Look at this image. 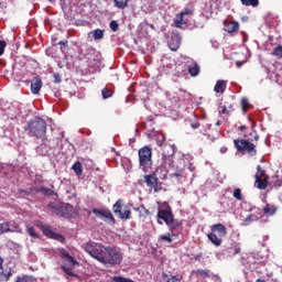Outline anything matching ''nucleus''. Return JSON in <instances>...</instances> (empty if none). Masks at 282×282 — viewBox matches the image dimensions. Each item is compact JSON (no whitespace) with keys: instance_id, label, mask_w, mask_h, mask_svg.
Masks as SVG:
<instances>
[{"instance_id":"nucleus-1","label":"nucleus","mask_w":282,"mask_h":282,"mask_svg":"<svg viewBox=\"0 0 282 282\" xmlns=\"http://www.w3.org/2000/svg\"><path fill=\"white\" fill-rule=\"evenodd\" d=\"M85 252L106 265H120L122 263V252L113 247H105L97 242H87L84 246Z\"/></svg>"},{"instance_id":"nucleus-2","label":"nucleus","mask_w":282,"mask_h":282,"mask_svg":"<svg viewBox=\"0 0 282 282\" xmlns=\"http://www.w3.org/2000/svg\"><path fill=\"white\" fill-rule=\"evenodd\" d=\"M24 131H26L29 138H36L37 140H42V143L37 148L45 149L44 152H42V155H45V153L50 151V147H47V139H45L47 135V122L45 119L41 117L31 119L29 122H26Z\"/></svg>"},{"instance_id":"nucleus-3","label":"nucleus","mask_w":282,"mask_h":282,"mask_svg":"<svg viewBox=\"0 0 282 282\" xmlns=\"http://www.w3.org/2000/svg\"><path fill=\"white\" fill-rule=\"evenodd\" d=\"M46 208L53 215L64 217V219L76 217V208L68 203L51 202L47 204Z\"/></svg>"},{"instance_id":"nucleus-4","label":"nucleus","mask_w":282,"mask_h":282,"mask_svg":"<svg viewBox=\"0 0 282 282\" xmlns=\"http://www.w3.org/2000/svg\"><path fill=\"white\" fill-rule=\"evenodd\" d=\"M139 166L142 171H147L153 166V150L149 145L139 149Z\"/></svg>"},{"instance_id":"nucleus-5","label":"nucleus","mask_w":282,"mask_h":282,"mask_svg":"<svg viewBox=\"0 0 282 282\" xmlns=\"http://www.w3.org/2000/svg\"><path fill=\"white\" fill-rule=\"evenodd\" d=\"M112 213H115L122 221H127V219H131V205L124 204V199L119 198L112 205Z\"/></svg>"},{"instance_id":"nucleus-6","label":"nucleus","mask_w":282,"mask_h":282,"mask_svg":"<svg viewBox=\"0 0 282 282\" xmlns=\"http://www.w3.org/2000/svg\"><path fill=\"white\" fill-rule=\"evenodd\" d=\"M234 145L238 153H248L251 156L257 155V145L247 139H235Z\"/></svg>"},{"instance_id":"nucleus-7","label":"nucleus","mask_w":282,"mask_h":282,"mask_svg":"<svg viewBox=\"0 0 282 282\" xmlns=\"http://www.w3.org/2000/svg\"><path fill=\"white\" fill-rule=\"evenodd\" d=\"M175 145L173 144H165L163 145V151H162V160L163 163L162 165L164 169H171L173 164H175Z\"/></svg>"},{"instance_id":"nucleus-8","label":"nucleus","mask_w":282,"mask_h":282,"mask_svg":"<svg viewBox=\"0 0 282 282\" xmlns=\"http://www.w3.org/2000/svg\"><path fill=\"white\" fill-rule=\"evenodd\" d=\"M62 259L66 261V263L62 265L63 272H65V274L68 276H78V274H76L74 271V265H78V261H76L74 257H70L69 253H67L65 250L62 251Z\"/></svg>"},{"instance_id":"nucleus-9","label":"nucleus","mask_w":282,"mask_h":282,"mask_svg":"<svg viewBox=\"0 0 282 282\" xmlns=\"http://www.w3.org/2000/svg\"><path fill=\"white\" fill-rule=\"evenodd\" d=\"M93 213L102 221H106L109 226H116V217H113V213L109 208H93Z\"/></svg>"},{"instance_id":"nucleus-10","label":"nucleus","mask_w":282,"mask_h":282,"mask_svg":"<svg viewBox=\"0 0 282 282\" xmlns=\"http://www.w3.org/2000/svg\"><path fill=\"white\" fill-rule=\"evenodd\" d=\"M187 17H193V10L185 8L183 11L176 14L174 20L175 28L182 29V25H187L188 24Z\"/></svg>"},{"instance_id":"nucleus-11","label":"nucleus","mask_w":282,"mask_h":282,"mask_svg":"<svg viewBox=\"0 0 282 282\" xmlns=\"http://www.w3.org/2000/svg\"><path fill=\"white\" fill-rule=\"evenodd\" d=\"M156 217H158V219H162V221H164V224L167 225L174 218L173 209L171 208V206L167 205L165 209H159L158 210Z\"/></svg>"},{"instance_id":"nucleus-12","label":"nucleus","mask_w":282,"mask_h":282,"mask_svg":"<svg viewBox=\"0 0 282 282\" xmlns=\"http://www.w3.org/2000/svg\"><path fill=\"white\" fill-rule=\"evenodd\" d=\"M143 180L148 188H153L154 193H158L160 191V186L158 185V178L155 177V174L144 175Z\"/></svg>"},{"instance_id":"nucleus-13","label":"nucleus","mask_w":282,"mask_h":282,"mask_svg":"<svg viewBox=\"0 0 282 282\" xmlns=\"http://www.w3.org/2000/svg\"><path fill=\"white\" fill-rule=\"evenodd\" d=\"M173 237L177 236L182 230V220L172 218L171 223L166 225Z\"/></svg>"},{"instance_id":"nucleus-14","label":"nucleus","mask_w":282,"mask_h":282,"mask_svg":"<svg viewBox=\"0 0 282 282\" xmlns=\"http://www.w3.org/2000/svg\"><path fill=\"white\" fill-rule=\"evenodd\" d=\"M278 212L279 206L272 205L270 203H267L262 208V213L263 215H265V217H274V215H276Z\"/></svg>"},{"instance_id":"nucleus-15","label":"nucleus","mask_w":282,"mask_h":282,"mask_svg":"<svg viewBox=\"0 0 282 282\" xmlns=\"http://www.w3.org/2000/svg\"><path fill=\"white\" fill-rule=\"evenodd\" d=\"M224 30L229 34H235L239 32V22H235V21L224 22Z\"/></svg>"},{"instance_id":"nucleus-16","label":"nucleus","mask_w":282,"mask_h":282,"mask_svg":"<svg viewBox=\"0 0 282 282\" xmlns=\"http://www.w3.org/2000/svg\"><path fill=\"white\" fill-rule=\"evenodd\" d=\"M254 178L256 188H259V191H265V188H268V181L270 180V177L261 178L259 174H256Z\"/></svg>"},{"instance_id":"nucleus-17","label":"nucleus","mask_w":282,"mask_h":282,"mask_svg":"<svg viewBox=\"0 0 282 282\" xmlns=\"http://www.w3.org/2000/svg\"><path fill=\"white\" fill-rule=\"evenodd\" d=\"M43 87V80H41V77H34L31 80V93L36 95L41 91V88Z\"/></svg>"},{"instance_id":"nucleus-18","label":"nucleus","mask_w":282,"mask_h":282,"mask_svg":"<svg viewBox=\"0 0 282 282\" xmlns=\"http://www.w3.org/2000/svg\"><path fill=\"white\" fill-rule=\"evenodd\" d=\"M212 232H217L219 237H226L228 235V229L224 224H215L210 227Z\"/></svg>"},{"instance_id":"nucleus-19","label":"nucleus","mask_w":282,"mask_h":282,"mask_svg":"<svg viewBox=\"0 0 282 282\" xmlns=\"http://www.w3.org/2000/svg\"><path fill=\"white\" fill-rule=\"evenodd\" d=\"M43 234L46 237H51V239H56L57 241H65V238L63 237V235L61 234H54V231H52V228L50 227H43Z\"/></svg>"},{"instance_id":"nucleus-20","label":"nucleus","mask_w":282,"mask_h":282,"mask_svg":"<svg viewBox=\"0 0 282 282\" xmlns=\"http://www.w3.org/2000/svg\"><path fill=\"white\" fill-rule=\"evenodd\" d=\"M226 87H228V82L224 79H219L216 82L214 91L215 94H224L226 91Z\"/></svg>"},{"instance_id":"nucleus-21","label":"nucleus","mask_w":282,"mask_h":282,"mask_svg":"<svg viewBox=\"0 0 282 282\" xmlns=\"http://www.w3.org/2000/svg\"><path fill=\"white\" fill-rule=\"evenodd\" d=\"M180 41L181 40L178 35L172 36L170 41V50H172V52H177V50H180Z\"/></svg>"},{"instance_id":"nucleus-22","label":"nucleus","mask_w":282,"mask_h":282,"mask_svg":"<svg viewBox=\"0 0 282 282\" xmlns=\"http://www.w3.org/2000/svg\"><path fill=\"white\" fill-rule=\"evenodd\" d=\"M207 238L209 239V241H212L214 246H217V247L221 246L224 241L221 240V238L217 237V234H214V232L208 234Z\"/></svg>"},{"instance_id":"nucleus-23","label":"nucleus","mask_w":282,"mask_h":282,"mask_svg":"<svg viewBox=\"0 0 282 282\" xmlns=\"http://www.w3.org/2000/svg\"><path fill=\"white\" fill-rule=\"evenodd\" d=\"M39 193H43L46 197H54L56 195V191L45 186H41Z\"/></svg>"},{"instance_id":"nucleus-24","label":"nucleus","mask_w":282,"mask_h":282,"mask_svg":"<svg viewBox=\"0 0 282 282\" xmlns=\"http://www.w3.org/2000/svg\"><path fill=\"white\" fill-rule=\"evenodd\" d=\"M72 170L74 171L75 175L80 177V175H83V163L79 161L75 162L72 166Z\"/></svg>"},{"instance_id":"nucleus-25","label":"nucleus","mask_w":282,"mask_h":282,"mask_svg":"<svg viewBox=\"0 0 282 282\" xmlns=\"http://www.w3.org/2000/svg\"><path fill=\"white\" fill-rule=\"evenodd\" d=\"M188 74H191V76H199V65L198 64H194L192 66H188L187 68Z\"/></svg>"},{"instance_id":"nucleus-26","label":"nucleus","mask_w":282,"mask_h":282,"mask_svg":"<svg viewBox=\"0 0 282 282\" xmlns=\"http://www.w3.org/2000/svg\"><path fill=\"white\" fill-rule=\"evenodd\" d=\"M6 232H12V229H10V223H0V235H6Z\"/></svg>"},{"instance_id":"nucleus-27","label":"nucleus","mask_w":282,"mask_h":282,"mask_svg":"<svg viewBox=\"0 0 282 282\" xmlns=\"http://www.w3.org/2000/svg\"><path fill=\"white\" fill-rule=\"evenodd\" d=\"M242 6L257 8L259 6V0H240Z\"/></svg>"},{"instance_id":"nucleus-28","label":"nucleus","mask_w":282,"mask_h":282,"mask_svg":"<svg viewBox=\"0 0 282 282\" xmlns=\"http://www.w3.org/2000/svg\"><path fill=\"white\" fill-rule=\"evenodd\" d=\"M116 8H119V10H124L127 6H129V0H113Z\"/></svg>"},{"instance_id":"nucleus-29","label":"nucleus","mask_w":282,"mask_h":282,"mask_svg":"<svg viewBox=\"0 0 282 282\" xmlns=\"http://www.w3.org/2000/svg\"><path fill=\"white\" fill-rule=\"evenodd\" d=\"M257 171L258 172L256 175H258V177L263 178V180H265V177H269L268 174L265 173V170H263V167H261V165L257 166Z\"/></svg>"},{"instance_id":"nucleus-30","label":"nucleus","mask_w":282,"mask_h":282,"mask_svg":"<svg viewBox=\"0 0 282 282\" xmlns=\"http://www.w3.org/2000/svg\"><path fill=\"white\" fill-rule=\"evenodd\" d=\"M12 276V271L9 272H0V281L1 282H6V281H10V278Z\"/></svg>"},{"instance_id":"nucleus-31","label":"nucleus","mask_w":282,"mask_h":282,"mask_svg":"<svg viewBox=\"0 0 282 282\" xmlns=\"http://www.w3.org/2000/svg\"><path fill=\"white\" fill-rule=\"evenodd\" d=\"M105 36V31L100 30V29H96L94 31V39L95 41H99L100 39H102Z\"/></svg>"},{"instance_id":"nucleus-32","label":"nucleus","mask_w":282,"mask_h":282,"mask_svg":"<svg viewBox=\"0 0 282 282\" xmlns=\"http://www.w3.org/2000/svg\"><path fill=\"white\" fill-rule=\"evenodd\" d=\"M272 56H276V58H282V45L279 44L272 52Z\"/></svg>"},{"instance_id":"nucleus-33","label":"nucleus","mask_w":282,"mask_h":282,"mask_svg":"<svg viewBox=\"0 0 282 282\" xmlns=\"http://www.w3.org/2000/svg\"><path fill=\"white\" fill-rule=\"evenodd\" d=\"M101 96H102L104 100H107V98H111L113 96V93L107 88H104L101 90Z\"/></svg>"},{"instance_id":"nucleus-34","label":"nucleus","mask_w":282,"mask_h":282,"mask_svg":"<svg viewBox=\"0 0 282 282\" xmlns=\"http://www.w3.org/2000/svg\"><path fill=\"white\" fill-rule=\"evenodd\" d=\"M26 232L28 235H30V237L39 239V236L36 235V230L34 229V227L26 226Z\"/></svg>"},{"instance_id":"nucleus-35","label":"nucleus","mask_w":282,"mask_h":282,"mask_svg":"<svg viewBox=\"0 0 282 282\" xmlns=\"http://www.w3.org/2000/svg\"><path fill=\"white\" fill-rule=\"evenodd\" d=\"M234 197L235 199H238V202H241V199H243V194H241V188H235Z\"/></svg>"},{"instance_id":"nucleus-36","label":"nucleus","mask_w":282,"mask_h":282,"mask_svg":"<svg viewBox=\"0 0 282 282\" xmlns=\"http://www.w3.org/2000/svg\"><path fill=\"white\" fill-rule=\"evenodd\" d=\"M170 100L172 105H174L175 107H180V96H177V94L172 95Z\"/></svg>"},{"instance_id":"nucleus-37","label":"nucleus","mask_w":282,"mask_h":282,"mask_svg":"<svg viewBox=\"0 0 282 282\" xmlns=\"http://www.w3.org/2000/svg\"><path fill=\"white\" fill-rule=\"evenodd\" d=\"M241 107H242V111L246 113V111H248V109L250 108V102L248 101L247 98H242L241 99Z\"/></svg>"},{"instance_id":"nucleus-38","label":"nucleus","mask_w":282,"mask_h":282,"mask_svg":"<svg viewBox=\"0 0 282 282\" xmlns=\"http://www.w3.org/2000/svg\"><path fill=\"white\" fill-rule=\"evenodd\" d=\"M161 241H165L166 243H173V238H171V234H165L160 236Z\"/></svg>"},{"instance_id":"nucleus-39","label":"nucleus","mask_w":282,"mask_h":282,"mask_svg":"<svg viewBox=\"0 0 282 282\" xmlns=\"http://www.w3.org/2000/svg\"><path fill=\"white\" fill-rule=\"evenodd\" d=\"M7 46H8V43H6V40H1L0 41V56H3Z\"/></svg>"},{"instance_id":"nucleus-40","label":"nucleus","mask_w":282,"mask_h":282,"mask_svg":"<svg viewBox=\"0 0 282 282\" xmlns=\"http://www.w3.org/2000/svg\"><path fill=\"white\" fill-rule=\"evenodd\" d=\"M196 274H199L200 276H210V271L208 270H203V269H198L196 270Z\"/></svg>"},{"instance_id":"nucleus-41","label":"nucleus","mask_w":282,"mask_h":282,"mask_svg":"<svg viewBox=\"0 0 282 282\" xmlns=\"http://www.w3.org/2000/svg\"><path fill=\"white\" fill-rule=\"evenodd\" d=\"M109 28H110V30H112V32H118L119 25H118V23L116 22V20H112V21L110 22V24H109Z\"/></svg>"},{"instance_id":"nucleus-42","label":"nucleus","mask_w":282,"mask_h":282,"mask_svg":"<svg viewBox=\"0 0 282 282\" xmlns=\"http://www.w3.org/2000/svg\"><path fill=\"white\" fill-rule=\"evenodd\" d=\"M53 78H54V83H56L57 85H58V83L63 82V77H61V74H58V73H54Z\"/></svg>"},{"instance_id":"nucleus-43","label":"nucleus","mask_w":282,"mask_h":282,"mask_svg":"<svg viewBox=\"0 0 282 282\" xmlns=\"http://www.w3.org/2000/svg\"><path fill=\"white\" fill-rule=\"evenodd\" d=\"M219 113L220 116L228 115V108H226V106H223L221 109L219 110Z\"/></svg>"},{"instance_id":"nucleus-44","label":"nucleus","mask_w":282,"mask_h":282,"mask_svg":"<svg viewBox=\"0 0 282 282\" xmlns=\"http://www.w3.org/2000/svg\"><path fill=\"white\" fill-rule=\"evenodd\" d=\"M15 282H28V276L26 275L18 276Z\"/></svg>"},{"instance_id":"nucleus-45","label":"nucleus","mask_w":282,"mask_h":282,"mask_svg":"<svg viewBox=\"0 0 282 282\" xmlns=\"http://www.w3.org/2000/svg\"><path fill=\"white\" fill-rule=\"evenodd\" d=\"M241 253V248L240 247H236L234 249V254H240Z\"/></svg>"},{"instance_id":"nucleus-46","label":"nucleus","mask_w":282,"mask_h":282,"mask_svg":"<svg viewBox=\"0 0 282 282\" xmlns=\"http://www.w3.org/2000/svg\"><path fill=\"white\" fill-rule=\"evenodd\" d=\"M172 279L175 281H182V275H173Z\"/></svg>"},{"instance_id":"nucleus-47","label":"nucleus","mask_w":282,"mask_h":282,"mask_svg":"<svg viewBox=\"0 0 282 282\" xmlns=\"http://www.w3.org/2000/svg\"><path fill=\"white\" fill-rule=\"evenodd\" d=\"M192 129H199V122H195L191 124Z\"/></svg>"},{"instance_id":"nucleus-48","label":"nucleus","mask_w":282,"mask_h":282,"mask_svg":"<svg viewBox=\"0 0 282 282\" xmlns=\"http://www.w3.org/2000/svg\"><path fill=\"white\" fill-rule=\"evenodd\" d=\"M171 177H182V174L180 172L171 174Z\"/></svg>"},{"instance_id":"nucleus-49","label":"nucleus","mask_w":282,"mask_h":282,"mask_svg":"<svg viewBox=\"0 0 282 282\" xmlns=\"http://www.w3.org/2000/svg\"><path fill=\"white\" fill-rule=\"evenodd\" d=\"M57 45H63L64 47H67V41L63 42V41H59L57 43Z\"/></svg>"},{"instance_id":"nucleus-50","label":"nucleus","mask_w":282,"mask_h":282,"mask_svg":"<svg viewBox=\"0 0 282 282\" xmlns=\"http://www.w3.org/2000/svg\"><path fill=\"white\" fill-rule=\"evenodd\" d=\"M227 152H228V148L226 147L220 148V153H227Z\"/></svg>"},{"instance_id":"nucleus-51","label":"nucleus","mask_w":282,"mask_h":282,"mask_svg":"<svg viewBox=\"0 0 282 282\" xmlns=\"http://www.w3.org/2000/svg\"><path fill=\"white\" fill-rule=\"evenodd\" d=\"M0 270H3V258L0 257Z\"/></svg>"},{"instance_id":"nucleus-52","label":"nucleus","mask_w":282,"mask_h":282,"mask_svg":"<svg viewBox=\"0 0 282 282\" xmlns=\"http://www.w3.org/2000/svg\"><path fill=\"white\" fill-rule=\"evenodd\" d=\"M246 129H248V127H246V126H240L239 127V131H246Z\"/></svg>"},{"instance_id":"nucleus-53","label":"nucleus","mask_w":282,"mask_h":282,"mask_svg":"<svg viewBox=\"0 0 282 282\" xmlns=\"http://www.w3.org/2000/svg\"><path fill=\"white\" fill-rule=\"evenodd\" d=\"M0 6H2V8H8V2H1L0 1Z\"/></svg>"},{"instance_id":"nucleus-54","label":"nucleus","mask_w":282,"mask_h":282,"mask_svg":"<svg viewBox=\"0 0 282 282\" xmlns=\"http://www.w3.org/2000/svg\"><path fill=\"white\" fill-rule=\"evenodd\" d=\"M275 186H282V181L281 180H276Z\"/></svg>"},{"instance_id":"nucleus-55","label":"nucleus","mask_w":282,"mask_h":282,"mask_svg":"<svg viewBox=\"0 0 282 282\" xmlns=\"http://www.w3.org/2000/svg\"><path fill=\"white\" fill-rule=\"evenodd\" d=\"M148 122H153V118H151V117H148Z\"/></svg>"},{"instance_id":"nucleus-56","label":"nucleus","mask_w":282,"mask_h":282,"mask_svg":"<svg viewBox=\"0 0 282 282\" xmlns=\"http://www.w3.org/2000/svg\"><path fill=\"white\" fill-rule=\"evenodd\" d=\"M216 127H221V121H217Z\"/></svg>"},{"instance_id":"nucleus-57","label":"nucleus","mask_w":282,"mask_h":282,"mask_svg":"<svg viewBox=\"0 0 282 282\" xmlns=\"http://www.w3.org/2000/svg\"><path fill=\"white\" fill-rule=\"evenodd\" d=\"M256 282H265L263 279H257Z\"/></svg>"},{"instance_id":"nucleus-58","label":"nucleus","mask_w":282,"mask_h":282,"mask_svg":"<svg viewBox=\"0 0 282 282\" xmlns=\"http://www.w3.org/2000/svg\"><path fill=\"white\" fill-rule=\"evenodd\" d=\"M48 3H55L56 0H47Z\"/></svg>"},{"instance_id":"nucleus-59","label":"nucleus","mask_w":282,"mask_h":282,"mask_svg":"<svg viewBox=\"0 0 282 282\" xmlns=\"http://www.w3.org/2000/svg\"><path fill=\"white\" fill-rule=\"evenodd\" d=\"M254 140H256V141L259 140V134H256V135H254Z\"/></svg>"},{"instance_id":"nucleus-60","label":"nucleus","mask_w":282,"mask_h":282,"mask_svg":"<svg viewBox=\"0 0 282 282\" xmlns=\"http://www.w3.org/2000/svg\"><path fill=\"white\" fill-rule=\"evenodd\" d=\"M50 186H51V189L54 191V188H55L54 184H51Z\"/></svg>"},{"instance_id":"nucleus-61","label":"nucleus","mask_w":282,"mask_h":282,"mask_svg":"<svg viewBox=\"0 0 282 282\" xmlns=\"http://www.w3.org/2000/svg\"><path fill=\"white\" fill-rule=\"evenodd\" d=\"M89 50V52H95V50L93 48V47H90V48H88Z\"/></svg>"},{"instance_id":"nucleus-62","label":"nucleus","mask_w":282,"mask_h":282,"mask_svg":"<svg viewBox=\"0 0 282 282\" xmlns=\"http://www.w3.org/2000/svg\"><path fill=\"white\" fill-rule=\"evenodd\" d=\"M237 65H238V67H241V64L239 62L237 63Z\"/></svg>"},{"instance_id":"nucleus-63","label":"nucleus","mask_w":282,"mask_h":282,"mask_svg":"<svg viewBox=\"0 0 282 282\" xmlns=\"http://www.w3.org/2000/svg\"><path fill=\"white\" fill-rule=\"evenodd\" d=\"M163 276H165V279H166V276H167L166 273H163Z\"/></svg>"},{"instance_id":"nucleus-64","label":"nucleus","mask_w":282,"mask_h":282,"mask_svg":"<svg viewBox=\"0 0 282 282\" xmlns=\"http://www.w3.org/2000/svg\"><path fill=\"white\" fill-rule=\"evenodd\" d=\"M159 224H162V221H159Z\"/></svg>"}]
</instances>
